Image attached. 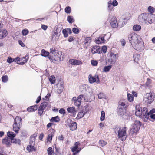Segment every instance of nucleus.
Instances as JSON below:
<instances>
[{"label":"nucleus","instance_id":"62","mask_svg":"<svg viewBox=\"0 0 155 155\" xmlns=\"http://www.w3.org/2000/svg\"><path fill=\"white\" fill-rule=\"evenodd\" d=\"M151 80H150V79L147 78V81L146 83V84L147 86H148L151 83Z\"/></svg>","mask_w":155,"mask_h":155},{"label":"nucleus","instance_id":"14","mask_svg":"<svg viewBox=\"0 0 155 155\" xmlns=\"http://www.w3.org/2000/svg\"><path fill=\"white\" fill-rule=\"evenodd\" d=\"M116 54L111 53L110 54V58L108 59V61L111 64H114L116 61Z\"/></svg>","mask_w":155,"mask_h":155},{"label":"nucleus","instance_id":"18","mask_svg":"<svg viewBox=\"0 0 155 155\" xmlns=\"http://www.w3.org/2000/svg\"><path fill=\"white\" fill-rule=\"evenodd\" d=\"M59 31L58 28H56V29H54L52 35V40H58L59 38V37L58 36V34Z\"/></svg>","mask_w":155,"mask_h":155},{"label":"nucleus","instance_id":"21","mask_svg":"<svg viewBox=\"0 0 155 155\" xmlns=\"http://www.w3.org/2000/svg\"><path fill=\"white\" fill-rule=\"evenodd\" d=\"M135 114L136 116L139 117H140L142 115V109L141 108L139 107V106H137L136 107Z\"/></svg>","mask_w":155,"mask_h":155},{"label":"nucleus","instance_id":"19","mask_svg":"<svg viewBox=\"0 0 155 155\" xmlns=\"http://www.w3.org/2000/svg\"><path fill=\"white\" fill-rule=\"evenodd\" d=\"M69 62L71 64L74 65H79L82 64V62L80 61L74 59L70 60Z\"/></svg>","mask_w":155,"mask_h":155},{"label":"nucleus","instance_id":"64","mask_svg":"<svg viewBox=\"0 0 155 155\" xmlns=\"http://www.w3.org/2000/svg\"><path fill=\"white\" fill-rule=\"evenodd\" d=\"M149 117L153 120H155V114H150Z\"/></svg>","mask_w":155,"mask_h":155},{"label":"nucleus","instance_id":"7","mask_svg":"<svg viewBox=\"0 0 155 155\" xmlns=\"http://www.w3.org/2000/svg\"><path fill=\"white\" fill-rule=\"evenodd\" d=\"M66 122L67 126L71 130L74 131L76 129L77 127L76 123L72 121L71 119L69 118L67 119Z\"/></svg>","mask_w":155,"mask_h":155},{"label":"nucleus","instance_id":"6","mask_svg":"<svg viewBox=\"0 0 155 155\" xmlns=\"http://www.w3.org/2000/svg\"><path fill=\"white\" fill-rule=\"evenodd\" d=\"M140 121L136 120L132 125V127L130 130V133L133 134L134 133L137 132L140 128Z\"/></svg>","mask_w":155,"mask_h":155},{"label":"nucleus","instance_id":"36","mask_svg":"<svg viewBox=\"0 0 155 155\" xmlns=\"http://www.w3.org/2000/svg\"><path fill=\"white\" fill-rule=\"evenodd\" d=\"M111 68L112 66L111 65L105 66L104 68L103 71L105 72H108L111 69Z\"/></svg>","mask_w":155,"mask_h":155},{"label":"nucleus","instance_id":"17","mask_svg":"<svg viewBox=\"0 0 155 155\" xmlns=\"http://www.w3.org/2000/svg\"><path fill=\"white\" fill-rule=\"evenodd\" d=\"M8 32L7 30L3 29L0 30V39L5 38L7 35Z\"/></svg>","mask_w":155,"mask_h":155},{"label":"nucleus","instance_id":"59","mask_svg":"<svg viewBox=\"0 0 155 155\" xmlns=\"http://www.w3.org/2000/svg\"><path fill=\"white\" fill-rule=\"evenodd\" d=\"M59 112L60 113L63 115H64L65 113V110L63 108H61L60 109Z\"/></svg>","mask_w":155,"mask_h":155},{"label":"nucleus","instance_id":"50","mask_svg":"<svg viewBox=\"0 0 155 155\" xmlns=\"http://www.w3.org/2000/svg\"><path fill=\"white\" fill-rule=\"evenodd\" d=\"M12 143H13L20 144V140L18 139H16L15 140H13L12 141Z\"/></svg>","mask_w":155,"mask_h":155},{"label":"nucleus","instance_id":"39","mask_svg":"<svg viewBox=\"0 0 155 155\" xmlns=\"http://www.w3.org/2000/svg\"><path fill=\"white\" fill-rule=\"evenodd\" d=\"M105 112L104 111H102L101 112V116L100 117V120L101 121H104L105 119Z\"/></svg>","mask_w":155,"mask_h":155},{"label":"nucleus","instance_id":"61","mask_svg":"<svg viewBox=\"0 0 155 155\" xmlns=\"http://www.w3.org/2000/svg\"><path fill=\"white\" fill-rule=\"evenodd\" d=\"M118 2L116 0H113L112 2V5H113V6L114 7L117 6L118 5Z\"/></svg>","mask_w":155,"mask_h":155},{"label":"nucleus","instance_id":"24","mask_svg":"<svg viewBox=\"0 0 155 155\" xmlns=\"http://www.w3.org/2000/svg\"><path fill=\"white\" fill-rule=\"evenodd\" d=\"M106 35H105L104 36L99 37V38H98L97 39H96V43L98 44H99L102 43H104V37Z\"/></svg>","mask_w":155,"mask_h":155},{"label":"nucleus","instance_id":"11","mask_svg":"<svg viewBox=\"0 0 155 155\" xmlns=\"http://www.w3.org/2000/svg\"><path fill=\"white\" fill-rule=\"evenodd\" d=\"M153 100V95L150 93H147L143 99V101L145 102L147 104L151 103Z\"/></svg>","mask_w":155,"mask_h":155},{"label":"nucleus","instance_id":"41","mask_svg":"<svg viewBox=\"0 0 155 155\" xmlns=\"http://www.w3.org/2000/svg\"><path fill=\"white\" fill-rule=\"evenodd\" d=\"M49 81L52 84H54L55 82V78L54 76H51L49 78Z\"/></svg>","mask_w":155,"mask_h":155},{"label":"nucleus","instance_id":"37","mask_svg":"<svg viewBox=\"0 0 155 155\" xmlns=\"http://www.w3.org/2000/svg\"><path fill=\"white\" fill-rule=\"evenodd\" d=\"M48 103L46 102H44L42 103L40 106L41 108L45 110L48 105Z\"/></svg>","mask_w":155,"mask_h":155},{"label":"nucleus","instance_id":"16","mask_svg":"<svg viewBox=\"0 0 155 155\" xmlns=\"http://www.w3.org/2000/svg\"><path fill=\"white\" fill-rule=\"evenodd\" d=\"M91 42V37H88L86 38L84 44V47L87 48V47L90 45V44Z\"/></svg>","mask_w":155,"mask_h":155},{"label":"nucleus","instance_id":"49","mask_svg":"<svg viewBox=\"0 0 155 155\" xmlns=\"http://www.w3.org/2000/svg\"><path fill=\"white\" fill-rule=\"evenodd\" d=\"M142 111L143 115L149 113L147 108L145 107H144L143 109L142 110Z\"/></svg>","mask_w":155,"mask_h":155},{"label":"nucleus","instance_id":"15","mask_svg":"<svg viewBox=\"0 0 155 155\" xmlns=\"http://www.w3.org/2000/svg\"><path fill=\"white\" fill-rule=\"evenodd\" d=\"M101 50V49L99 46L95 45L92 48L91 52L92 54L96 53H100Z\"/></svg>","mask_w":155,"mask_h":155},{"label":"nucleus","instance_id":"30","mask_svg":"<svg viewBox=\"0 0 155 155\" xmlns=\"http://www.w3.org/2000/svg\"><path fill=\"white\" fill-rule=\"evenodd\" d=\"M134 61L136 62H138V61L140 59V56L138 54H134Z\"/></svg>","mask_w":155,"mask_h":155},{"label":"nucleus","instance_id":"1","mask_svg":"<svg viewBox=\"0 0 155 155\" xmlns=\"http://www.w3.org/2000/svg\"><path fill=\"white\" fill-rule=\"evenodd\" d=\"M138 21L140 24L143 25L151 24L155 22V15L149 13H142L138 16Z\"/></svg>","mask_w":155,"mask_h":155},{"label":"nucleus","instance_id":"40","mask_svg":"<svg viewBox=\"0 0 155 155\" xmlns=\"http://www.w3.org/2000/svg\"><path fill=\"white\" fill-rule=\"evenodd\" d=\"M84 114L85 113L83 111L79 112L77 118L78 119L81 118L83 117Z\"/></svg>","mask_w":155,"mask_h":155},{"label":"nucleus","instance_id":"5","mask_svg":"<svg viewBox=\"0 0 155 155\" xmlns=\"http://www.w3.org/2000/svg\"><path fill=\"white\" fill-rule=\"evenodd\" d=\"M37 136L36 134H34L30 137V140L29 143L30 145L27 147V149L29 152H32L33 151H35L34 147V146L35 143V140Z\"/></svg>","mask_w":155,"mask_h":155},{"label":"nucleus","instance_id":"32","mask_svg":"<svg viewBox=\"0 0 155 155\" xmlns=\"http://www.w3.org/2000/svg\"><path fill=\"white\" fill-rule=\"evenodd\" d=\"M148 12H149V14H154L153 13L155 11V8L151 6H149L147 9Z\"/></svg>","mask_w":155,"mask_h":155},{"label":"nucleus","instance_id":"52","mask_svg":"<svg viewBox=\"0 0 155 155\" xmlns=\"http://www.w3.org/2000/svg\"><path fill=\"white\" fill-rule=\"evenodd\" d=\"M53 136V135L52 134H50L48 135L47 137V140L49 142L51 141Z\"/></svg>","mask_w":155,"mask_h":155},{"label":"nucleus","instance_id":"27","mask_svg":"<svg viewBox=\"0 0 155 155\" xmlns=\"http://www.w3.org/2000/svg\"><path fill=\"white\" fill-rule=\"evenodd\" d=\"M126 106L125 103L123 101H120L118 102V107L121 108H125Z\"/></svg>","mask_w":155,"mask_h":155},{"label":"nucleus","instance_id":"48","mask_svg":"<svg viewBox=\"0 0 155 155\" xmlns=\"http://www.w3.org/2000/svg\"><path fill=\"white\" fill-rule=\"evenodd\" d=\"M13 62H17V63L18 62V61H21L22 60V59H21V58H20L19 57H16L15 58L13 59Z\"/></svg>","mask_w":155,"mask_h":155},{"label":"nucleus","instance_id":"55","mask_svg":"<svg viewBox=\"0 0 155 155\" xmlns=\"http://www.w3.org/2000/svg\"><path fill=\"white\" fill-rule=\"evenodd\" d=\"M62 33L65 37H67L68 36V32L66 30L64 29L62 30Z\"/></svg>","mask_w":155,"mask_h":155},{"label":"nucleus","instance_id":"4","mask_svg":"<svg viewBox=\"0 0 155 155\" xmlns=\"http://www.w3.org/2000/svg\"><path fill=\"white\" fill-rule=\"evenodd\" d=\"M128 39L132 47L136 46V43L138 42L139 40L141 39L139 36L137 34L132 33L128 35Z\"/></svg>","mask_w":155,"mask_h":155},{"label":"nucleus","instance_id":"42","mask_svg":"<svg viewBox=\"0 0 155 155\" xmlns=\"http://www.w3.org/2000/svg\"><path fill=\"white\" fill-rule=\"evenodd\" d=\"M2 81L4 83H6L8 81V78L7 76L5 75L2 77Z\"/></svg>","mask_w":155,"mask_h":155},{"label":"nucleus","instance_id":"9","mask_svg":"<svg viewBox=\"0 0 155 155\" xmlns=\"http://www.w3.org/2000/svg\"><path fill=\"white\" fill-rule=\"evenodd\" d=\"M83 97L84 95L83 94L80 95L77 98L74 97L72 98V101L76 106L79 107L81 104V100Z\"/></svg>","mask_w":155,"mask_h":155},{"label":"nucleus","instance_id":"3","mask_svg":"<svg viewBox=\"0 0 155 155\" xmlns=\"http://www.w3.org/2000/svg\"><path fill=\"white\" fill-rule=\"evenodd\" d=\"M21 118L17 116L14 119L13 125V130L17 133L20 130L21 125Z\"/></svg>","mask_w":155,"mask_h":155},{"label":"nucleus","instance_id":"47","mask_svg":"<svg viewBox=\"0 0 155 155\" xmlns=\"http://www.w3.org/2000/svg\"><path fill=\"white\" fill-rule=\"evenodd\" d=\"M99 144L101 146H104L107 144V143L103 140H101L99 141Z\"/></svg>","mask_w":155,"mask_h":155},{"label":"nucleus","instance_id":"22","mask_svg":"<svg viewBox=\"0 0 155 155\" xmlns=\"http://www.w3.org/2000/svg\"><path fill=\"white\" fill-rule=\"evenodd\" d=\"M126 112V109L125 108H121L118 107L117 109V114L121 116H123Z\"/></svg>","mask_w":155,"mask_h":155},{"label":"nucleus","instance_id":"53","mask_svg":"<svg viewBox=\"0 0 155 155\" xmlns=\"http://www.w3.org/2000/svg\"><path fill=\"white\" fill-rule=\"evenodd\" d=\"M91 64L94 66H96L98 64V62L96 60H91Z\"/></svg>","mask_w":155,"mask_h":155},{"label":"nucleus","instance_id":"20","mask_svg":"<svg viewBox=\"0 0 155 155\" xmlns=\"http://www.w3.org/2000/svg\"><path fill=\"white\" fill-rule=\"evenodd\" d=\"M110 24L113 28H115L117 27L118 23L115 18L113 17L111 18L110 21Z\"/></svg>","mask_w":155,"mask_h":155},{"label":"nucleus","instance_id":"23","mask_svg":"<svg viewBox=\"0 0 155 155\" xmlns=\"http://www.w3.org/2000/svg\"><path fill=\"white\" fill-rule=\"evenodd\" d=\"M79 142H76L74 145V146L72 147L71 148V150L72 152H77L78 150V146L80 145Z\"/></svg>","mask_w":155,"mask_h":155},{"label":"nucleus","instance_id":"28","mask_svg":"<svg viewBox=\"0 0 155 155\" xmlns=\"http://www.w3.org/2000/svg\"><path fill=\"white\" fill-rule=\"evenodd\" d=\"M150 115V114H149V113L143 114L142 118L144 122L147 121V120L149 119Z\"/></svg>","mask_w":155,"mask_h":155},{"label":"nucleus","instance_id":"13","mask_svg":"<svg viewBox=\"0 0 155 155\" xmlns=\"http://www.w3.org/2000/svg\"><path fill=\"white\" fill-rule=\"evenodd\" d=\"M2 143L4 144L7 146H10L12 143V140L11 139L8 137H6L2 139Z\"/></svg>","mask_w":155,"mask_h":155},{"label":"nucleus","instance_id":"8","mask_svg":"<svg viewBox=\"0 0 155 155\" xmlns=\"http://www.w3.org/2000/svg\"><path fill=\"white\" fill-rule=\"evenodd\" d=\"M88 78L89 82L91 84L96 82L97 84H98L100 82L98 75L97 74H96L94 76H93L91 74H90L88 76Z\"/></svg>","mask_w":155,"mask_h":155},{"label":"nucleus","instance_id":"2","mask_svg":"<svg viewBox=\"0 0 155 155\" xmlns=\"http://www.w3.org/2000/svg\"><path fill=\"white\" fill-rule=\"evenodd\" d=\"M126 129L125 127H120L118 126H116L114 128V132L117 135L118 138L122 141H125L127 137Z\"/></svg>","mask_w":155,"mask_h":155},{"label":"nucleus","instance_id":"35","mask_svg":"<svg viewBox=\"0 0 155 155\" xmlns=\"http://www.w3.org/2000/svg\"><path fill=\"white\" fill-rule=\"evenodd\" d=\"M67 111L69 113H74L75 112V108L74 107H68L67 109Z\"/></svg>","mask_w":155,"mask_h":155},{"label":"nucleus","instance_id":"43","mask_svg":"<svg viewBox=\"0 0 155 155\" xmlns=\"http://www.w3.org/2000/svg\"><path fill=\"white\" fill-rule=\"evenodd\" d=\"M48 153V155H52L53 152L52 148L51 147H49L47 149Z\"/></svg>","mask_w":155,"mask_h":155},{"label":"nucleus","instance_id":"60","mask_svg":"<svg viewBox=\"0 0 155 155\" xmlns=\"http://www.w3.org/2000/svg\"><path fill=\"white\" fill-rule=\"evenodd\" d=\"M85 86L84 85H81L80 87V91L82 92L84 90H85Z\"/></svg>","mask_w":155,"mask_h":155},{"label":"nucleus","instance_id":"46","mask_svg":"<svg viewBox=\"0 0 155 155\" xmlns=\"http://www.w3.org/2000/svg\"><path fill=\"white\" fill-rule=\"evenodd\" d=\"M44 110V109L41 108L40 107H39L38 110V114L40 116H41L43 114Z\"/></svg>","mask_w":155,"mask_h":155},{"label":"nucleus","instance_id":"34","mask_svg":"<svg viewBox=\"0 0 155 155\" xmlns=\"http://www.w3.org/2000/svg\"><path fill=\"white\" fill-rule=\"evenodd\" d=\"M67 20L70 23H72L74 21V20L73 19V17L70 15L68 16Z\"/></svg>","mask_w":155,"mask_h":155},{"label":"nucleus","instance_id":"54","mask_svg":"<svg viewBox=\"0 0 155 155\" xmlns=\"http://www.w3.org/2000/svg\"><path fill=\"white\" fill-rule=\"evenodd\" d=\"M50 52L52 54L55 55L56 53V51L54 48H51L50 49Z\"/></svg>","mask_w":155,"mask_h":155},{"label":"nucleus","instance_id":"58","mask_svg":"<svg viewBox=\"0 0 155 155\" xmlns=\"http://www.w3.org/2000/svg\"><path fill=\"white\" fill-rule=\"evenodd\" d=\"M13 59L12 58L10 57H9L7 59V61L9 63H11L13 62Z\"/></svg>","mask_w":155,"mask_h":155},{"label":"nucleus","instance_id":"44","mask_svg":"<svg viewBox=\"0 0 155 155\" xmlns=\"http://www.w3.org/2000/svg\"><path fill=\"white\" fill-rule=\"evenodd\" d=\"M65 11L67 13H70L71 12V9L70 7L67 6L65 9Z\"/></svg>","mask_w":155,"mask_h":155},{"label":"nucleus","instance_id":"31","mask_svg":"<svg viewBox=\"0 0 155 155\" xmlns=\"http://www.w3.org/2000/svg\"><path fill=\"white\" fill-rule=\"evenodd\" d=\"M141 26L138 25H135L133 27V30L136 31H139L141 29Z\"/></svg>","mask_w":155,"mask_h":155},{"label":"nucleus","instance_id":"10","mask_svg":"<svg viewBox=\"0 0 155 155\" xmlns=\"http://www.w3.org/2000/svg\"><path fill=\"white\" fill-rule=\"evenodd\" d=\"M133 47L138 51H141L144 49V42L141 39H140L138 42L136 43V46Z\"/></svg>","mask_w":155,"mask_h":155},{"label":"nucleus","instance_id":"45","mask_svg":"<svg viewBox=\"0 0 155 155\" xmlns=\"http://www.w3.org/2000/svg\"><path fill=\"white\" fill-rule=\"evenodd\" d=\"M28 30L26 29H23L22 31V34L24 36L27 35L28 33Z\"/></svg>","mask_w":155,"mask_h":155},{"label":"nucleus","instance_id":"51","mask_svg":"<svg viewBox=\"0 0 155 155\" xmlns=\"http://www.w3.org/2000/svg\"><path fill=\"white\" fill-rule=\"evenodd\" d=\"M72 30L73 32L75 34H78L79 32V29L76 28H73Z\"/></svg>","mask_w":155,"mask_h":155},{"label":"nucleus","instance_id":"29","mask_svg":"<svg viewBox=\"0 0 155 155\" xmlns=\"http://www.w3.org/2000/svg\"><path fill=\"white\" fill-rule=\"evenodd\" d=\"M49 54V52L47 51L44 49H42L41 51V55L42 56L46 57L48 56Z\"/></svg>","mask_w":155,"mask_h":155},{"label":"nucleus","instance_id":"38","mask_svg":"<svg viewBox=\"0 0 155 155\" xmlns=\"http://www.w3.org/2000/svg\"><path fill=\"white\" fill-rule=\"evenodd\" d=\"M127 96L128 100L129 102H131L133 101L134 97L131 94H128Z\"/></svg>","mask_w":155,"mask_h":155},{"label":"nucleus","instance_id":"25","mask_svg":"<svg viewBox=\"0 0 155 155\" xmlns=\"http://www.w3.org/2000/svg\"><path fill=\"white\" fill-rule=\"evenodd\" d=\"M21 58L22 59V60L21 61H23L21 62L20 63L17 62V64H18L21 65H22L24 64L27 62V61L28 58V57L27 56H26L25 57Z\"/></svg>","mask_w":155,"mask_h":155},{"label":"nucleus","instance_id":"12","mask_svg":"<svg viewBox=\"0 0 155 155\" xmlns=\"http://www.w3.org/2000/svg\"><path fill=\"white\" fill-rule=\"evenodd\" d=\"M56 86L58 88L57 90V92L58 94H60L63 91L64 88L63 82L59 80Z\"/></svg>","mask_w":155,"mask_h":155},{"label":"nucleus","instance_id":"33","mask_svg":"<svg viewBox=\"0 0 155 155\" xmlns=\"http://www.w3.org/2000/svg\"><path fill=\"white\" fill-rule=\"evenodd\" d=\"M60 120V119L58 116L52 117L50 121L52 122H58Z\"/></svg>","mask_w":155,"mask_h":155},{"label":"nucleus","instance_id":"26","mask_svg":"<svg viewBox=\"0 0 155 155\" xmlns=\"http://www.w3.org/2000/svg\"><path fill=\"white\" fill-rule=\"evenodd\" d=\"M7 135L8 137L11 139L12 141L13 140V138L15 137V134L12 132H8L7 133Z\"/></svg>","mask_w":155,"mask_h":155},{"label":"nucleus","instance_id":"56","mask_svg":"<svg viewBox=\"0 0 155 155\" xmlns=\"http://www.w3.org/2000/svg\"><path fill=\"white\" fill-rule=\"evenodd\" d=\"M101 50H102V52L104 53H105L106 52L107 48L106 46H103L102 47L101 49Z\"/></svg>","mask_w":155,"mask_h":155},{"label":"nucleus","instance_id":"63","mask_svg":"<svg viewBox=\"0 0 155 155\" xmlns=\"http://www.w3.org/2000/svg\"><path fill=\"white\" fill-rule=\"evenodd\" d=\"M32 107L34 111L36 110L38 108V105H37L34 106H32Z\"/></svg>","mask_w":155,"mask_h":155},{"label":"nucleus","instance_id":"57","mask_svg":"<svg viewBox=\"0 0 155 155\" xmlns=\"http://www.w3.org/2000/svg\"><path fill=\"white\" fill-rule=\"evenodd\" d=\"M98 97L99 99H102L104 97V94L103 93H100L98 95Z\"/></svg>","mask_w":155,"mask_h":155}]
</instances>
